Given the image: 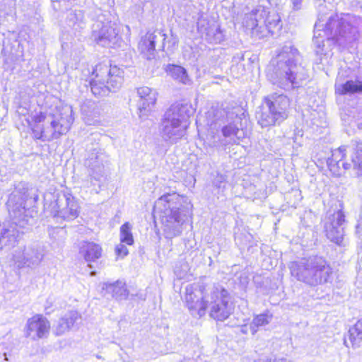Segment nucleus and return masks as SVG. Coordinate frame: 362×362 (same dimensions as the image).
I'll return each instance as SVG.
<instances>
[{
  "mask_svg": "<svg viewBox=\"0 0 362 362\" xmlns=\"http://www.w3.org/2000/svg\"><path fill=\"white\" fill-rule=\"evenodd\" d=\"M267 77L272 83L286 90L299 87L308 75L298 49L291 45H284L268 65Z\"/></svg>",
  "mask_w": 362,
  "mask_h": 362,
  "instance_id": "f257e3e1",
  "label": "nucleus"
},
{
  "mask_svg": "<svg viewBox=\"0 0 362 362\" xmlns=\"http://www.w3.org/2000/svg\"><path fill=\"white\" fill-rule=\"evenodd\" d=\"M325 21L322 17L318 18L315 25L313 42L317 54L324 53V39L321 31L327 35V40L332 38L341 46L352 42L358 35V28L351 25L346 18H339L337 16L332 15L325 23Z\"/></svg>",
  "mask_w": 362,
  "mask_h": 362,
  "instance_id": "f03ea898",
  "label": "nucleus"
},
{
  "mask_svg": "<svg viewBox=\"0 0 362 362\" xmlns=\"http://www.w3.org/2000/svg\"><path fill=\"white\" fill-rule=\"evenodd\" d=\"M289 269L293 277L311 287L331 283L333 279V269L329 262L320 256L292 262Z\"/></svg>",
  "mask_w": 362,
  "mask_h": 362,
  "instance_id": "7ed1b4c3",
  "label": "nucleus"
},
{
  "mask_svg": "<svg viewBox=\"0 0 362 362\" xmlns=\"http://www.w3.org/2000/svg\"><path fill=\"white\" fill-rule=\"evenodd\" d=\"M182 198L176 193L166 194L158 199L153 211L158 214L167 238H173L182 233V225L187 216L182 207Z\"/></svg>",
  "mask_w": 362,
  "mask_h": 362,
  "instance_id": "20e7f679",
  "label": "nucleus"
},
{
  "mask_svg": "<svg viewBox=\"0 0 362 362\" xmlns=\"http://www.w3.org/2000/svg\"><path fill=\"white\" fill-rule=\"evenodd\" d=\"M71 107L65 105L57 109L55 114L47 117L43 115L38 117V122H44V124L42 126L40 124L36 126V129L40 130L39 132L37 129L34 130L37 138L49 141L66 134L74 122Z\"/></svg>",
  "mask_w": 362,
  "mask_h": 362,
  "instance_id": "39448f33",
  "label": "nucleus"
},
{
  "mask_svg": "<svg viewBox=\"0 0 362 362\" xmlns=\"http://www.w3.org/2000/svg\"><path fill=\"white\" fill-rule=\"evenodd\" d=\"M351 152V162H344L347 146H341L332 151V156L327 160L330 172L335 176L342 174V169L348 170L351 176L354 177H362V142L353 141L348 147Z\"/></svg>",
  "mask_w": 362,
  "mask_h": 362,
  "instance_id": "423d86ee",
  "label": "nucleus"
},
{
  "mask_svg": "<svg viewBox=\"0 0 362 362\" xmlns=\"http://www.w3.org/2000/svg\"><path fill=\"white\" fill-rule=\"evenodd\" d=\"M93 74L95 78L90 81V87L93 94L98 97L106 96L110 92L116 93L124 81V71L117 66L97 64Z\"/></svg>",
  "mask_w": 362,
  "mask_h": 362,
  "instance_id": "0eeeda50",
  "label": "nucleus"
},
{
  "mask_svg": "<svg viewBox=\"0 0 362 362\" xmlns=\"http://www.w3.org/2000/svg\"><path fill=\"white\" fill-rule=\"evenodd\" d=\"M289 98L284 95L274 93L265 98V106L257 113L258 123L262 127L279 124L288 115Z\"/></svg>",
  "mask_w": 362,
  "mask_h": 362,
  "instance_id": "6e6552de",
  "label": "nucleus"
},
{
  "mask_svg": "<svg viewBox=\"0 0 362 362\" xmlns=\"http://www.w3.org/2000/svg\"><path fill=\"white\" fill-rule=\"evenodd\" d=\"M28 187L25 184H19L12 192L6 202L11 218L16 226L25 227L30 217L25 214V202L28 197Z\"/></svg>",
  "mask_w": 362,
  "mask_h": 362,
  "instance_id": "1a4fd4ad",
  "label": "nucleus"
},
{
  "mask_svg": "<svg viewBox=\"0 0 362 362\" xmlns=\"http://www.w3.org/2000/svg\"><path fill=\"white\" fill-rule=\"evenodd\" d=\"M49 211L57 221H69L78 216L79 206L75 197L68 192L58 193L49 204Z\"/></svg>",
  "mask_w": 362,
  "mask_h": 362,
  "instance_id": "9d476101",
  "label": "nucleus"
},
{
  "mask_svg": "<svg viewBox=\"0 0 362 362\" xmlns=\"http://www.w3.org/2000/svg\"><path fill=\"white\" fill-rule=\"evenodd\" d=\"M108 162V156L100 148L98 143L90 144L86 146L84 165L88 170L90 182L93 180L100 182L106 173V165Z\"/></svg>",
  "mask_w": 362,
  "mask_h": 362,
  "instance_id": "9b49d317",
  "label": "nucleus"
},
{
  "mask_svg": "<svg viewBox=\"0 0 362 362\" xmlns=\"http://www.w3.org/2000/svg\"><path fill=\"white\" fill-rule=\"evenodd\" d=\"M210 295L207 308L210 310V316L218 321L226 320L233 311L228 291L221 286H214L211 287Z\"/></svg>",
  "mask_w": 362,
  "mask_h": 362,
  "instance_id": "f8f14e48",
  "label": "nucleus"
},
{
  "mask_svg": "<svg viewBox=\"0 0 362 362\" xmlns=\"http://www.w3.org/2000/svg\"><path fill=\"white\" fill-rule=\"evenodd\" d=\"M210 288L207 289L200 285H188L185 289L187 307L192 315L202 317L205 315L209 307Z\"/></svg>",
  "mask_w": 362,
  "mask_h": 362,
  "instance_id": "ddd939ff",
  "label": "nucleus"
},
{
  "mask_svg": "<svg viewBox=\"0 0 362 362\" xmlns=\"http://www.w3.org/2000/svg\"><path fill=\"white\" fill-rule=\"evenodd\" d=\"M44 255L40 247L35 245L25 246L14 251L13 260L18 268H35L42 260Z\"/></svg>",
  "mask_w": 362,
  "mask_h": 362,
  "instance_id": "4468645a",
  "label": "nucleus"
},
{
  "mask_svg": "<svg viewBox=\"0 0 362 362\" xmlns=\"http://www.w3.org/2000/svg\"><path fill=\"white\" fill-rule=\"evenodd\" d=\"M345 215L339 209L328 215L325 223V230L328 239L338 245H341L344 240Z\"/></svg>",
  "mask_w": 362,
  "mask_h": 362,
  "instance_id": "2eb2a0df",
  "label": "nucleus"
},
{
  "mask_svg": "<svg viewBox=\"0 0 362 362\" xmlns=\"http://www.w3.org/2000/svg\"><path fill=\"white\" fill-rule=\"evenodd\" d=\"M165 39L166 35L160 31L147 33L140 40L139 43V49L148 60L153 59L156 57V45L160 42L158 47L163 50Z\"/></svg>",
  "mask_w": 362,
  "mask_h": 362,
  "instance_id": "dca6fc26",
  "label": "nucleus"
},
{
  "mask_svg": "<svg viewBox=\"0 0 362 362\" xmlns=\"http://www.w3.org/2000/svg\"><path fill=\"white\" fill-rule=\"evenodd\" d=\"M50 329V323L42 315H35L27 321L25 335L33 340L47 337Z\"/></svg>",
  "mask_w": 362,
  "mask_h": 362,
  "instance_id": "f3484780",
  "label": "nucleus"
},
{
  "mask_svg": "<svg viewBox=\"0 0 362 362\" xmlns=\"http://www.w3.org/2000/svg\"><path fill=\"white\" fill-rule=\"evenodd\" d=\"M194 114V110L192 106L187 103H177L173 104L165 112L163 120L171 121L170 122H177L189 125V118Z\"/></svg>",
  "mask_w": 362,
  "mask_h": 362,
  "instance_id": "a211bd4d",
  "label": "nucleus"
},
{
  "mask_svg": "<svg viewBox=\"0 0 362 362\" xmlns=\"http://www.w3.org/2000/svg\"><path fill=\"white\" fill-rule=\"evenodd\" d=\"M282 28V23L276 11L269 12L263 21V28L253 31V37L261 39L269 35H278Z\"/></svg>",
  "mask_w": 362,
  "mask_h": 362,
  "instance_id": "6ab92c4d",
  "label": "nucleus"
},
{
  "mask_svg": "<svg viewBox=\"0 0 362 362\" xmlns=\"http://www.w3.org/2000/svg\"><path fill=\"white\" fill-rule=\"evenodd\" d=\"M137 94L140 98L138 102L139 117L142 118L147 116L154 107L157 100V93L155 90L144 86L137 88Z\"/></svg>",
  "mask_w": 362,
  "mask_h": 362,
  "instance_id": "aec40b11",
  "label": "nucleus"
},
{
  "mask_svg": "<svg viewBox=\"0 0 362 362\" xmlns=\"http://www.w3.org/2000/svg\"><path fill=\"white\" fill-rule=\"evenodd\" d=\"M163 120L160 132L163 139L171 144H175L185 134L187 127L177 122Z\"/></svg>",
  "mask_w": 362,
  "mask_h": 362,
  "instance_id": "412c9836",
  "label": "nucleus"
},
{
  "mask_svg": "<svg viewBox=\"0 0 362 362\" xmlns=\"http://www.w3.org/2000/svg\"><path fill=\"white\" fill-rule=\"evenodd\" d=\"M240 119L236 116L233 122L224 125L221 129L223 139L221 141L224 146L239 144L240 141L245 137V132L243 128L238 127Z\"/></svg>",
  "mask_w": 362,
  "mask_h": 362,
  "instance_id": "4be33fe9",
  "label": "nucleus"
},
{
  "mask_svg": "<svg viewBox=\"0 0 362 362\" xmlns=\"http://www.w3.org/2000/svg\"><path fill=\"white\" fill-rule=\"evenodd\" d=\"M269 12L264 6H257L250 13L245 14L243 25L250 30L252 36L255 30H259L263 28V21Z\"/></svg>",
  "mask_w": 362,
  "mask_h": 362,
  "instance_id": "5701e85b",
  "label": "nucleus"
},
{
  "mask_svg": "<svg viewBox=\"0 0 362 362\" xmlns=\"http://www.w3.org/2000/svg\"><path fill=\"white\" fill-rule=\"evenodd\" d=\"M93 37L98 45L109 47L116 45L119 40L115 28L108 24L103 25L98 31H94Z\"/></svg>",
  "mask_w": 362,
  "mask_h": 362,
  "instance_id": "b1692460",
  "label": "nucleus"
},
{
  "mask_svg": "<svg viewBox=\"0 0 362 362\" xmlns=\"http://www.w3.org/2000/svg\"><path fill=\"white\" fill-rule=\"evenodd\" d=\"M102 291L104 296L110 295L112 298L117 300H126L129 294L126 283L120 280H117L112 284L104 283Z\"/></svg>",
  "mask_w": 362,
  "mask_h": 362,
  "instance_id": "393cba45",
  "label": "nucleus"
},
{
  "mask_svg": "<svg viewBox=\"0 0 362 362\" xmlns=\"http://www.w3.org/2000/svg\"><path fill=\"white\" fill-rule=\"evenodd\" d=\"M79 253L86 262H95L102 255V247L93 242L82 241L79 243Z\"/></svg>",
  "mask_w": 362,
  "mask_h": 362,
  "instance_id": "a878e982",
  "label": "nucleus"
},
{
  "mask_svg": "<svg viewBox=\"0 0 362 362\" xmlns=\"http://www.w3.org/2000/svg\"><path fill=\"white\" fill-rule=\"evenodd\" d=\"M81 110L83 120L87 124L95 125L99 122L100 110L93 101H85L81 107Z\"/></svg>",
  "mask_w": 362,
  "mask_h": 362,
  "instance_id": "bb28decb",
  "label": "nucleus"
},
{
  "mask_svg": "<svg viewBox=\"0 0 362 362\" xmlns=\"http://www.w3.org/2000/svg\"><path fill=\"white\" fill-rule=\"evenodd\" d=\"M79 319L81 315L77 311L71 310L66 313L58 321L56 327L57 335H62L69 332Z\"/></svg>",
  "mask_w": 362,
  "mask_h": 362,
  "instance_id": "cd10ccee",
  "label": "nucleus"
},
{
  "mask_svg": "<svg viewBox=\"0 0 362 362\" xmlns=\"http://www.w3.org/2000/svg\"><path fill=\"white\" fill-rule=\"evenodd\" d=\"M335 93L341 95L362 93V80L356 78L355 80H346L344 83H336Z\"/></svg>",
  "mask_w": 362,
  "mask_h": 362,
  "instance_id": "c85d7f7f",
  "label": "nucleus"
},
{
  "mask_svg": "<svg viewBox=\"0 0 362 362\" xmlns=\"http://www.w3.org/2000/svg\"><path fill=\"white\" fill-rule=\"evenodd\" d=\"M18 231L13 227L0 224V250L11 248L17 242Z\"/></svg>",
  "mask_w": 362,
  "mask_h": 362,
  "instance_id": "c756f323",
  "label": "nucleus"
},
{
  "mask_svg": "<svg viewBox=\"0 0 362 362\" xmlns=\"http://www.w3.org/2000/svg\"><path fill=\"white\" fill-rule=\"evenodd\" d=\"M165 70L169 76L180 83L188 84L190 82L186 69L181 66L168 64Z\"/></svg>",
  "mask_w": 362,
  "mask_h": 362,
  "instance_id": "7c9ffc66",
  "label": "nucleus"
},
{
  "mask_svg": "<svg viewBox=\"0 0 362 362\" xmlns=\"http://www.w3.org/2000/svg\"><path fill=\"white\" fill-rule=\"evenodd\" d=\"M204 35L206 40L210 43L217 44L223 40V34L219 26L215 23H211V28H208Z\"/></svg>",
  "mask_w": 362,
  "mask_h": 362,
  "instance_id": "2f4dec72",
  "label": "nucleus"
},
{
  "mask_svg": "<svg viewBox=\"0 0 362 362\" xmlns=\"http://www.w3.org/2000/svg\"><path fill=\"white\" fill-rule=\"evenodd\" d=\"M272 319V315L269 313H262L255 316L250 325V329L252 334L253 335L255 334L259 327L268 325L271 322Z\"/></svg>",
  "mask_w": 362,
  "mask_h": 362,
  "instance_id": "473e14b6",
  "label": "nucleus"
},
{
  "mask_svg": "<svg viewBox=\"0 0 362 362\" xmlns=\"http://www.w3.org/2000/svg\"><path fill=\"white\" fill-rule=\"evenodd\" d=\"M349 338L353 346L360 345L362 341V318L349 329Z\"/></svg>",
  "mask_w": 362,
  "mask_h": 362,
  "instance_id": "72a5a7b5",
  "label": "nucleus"
},
{
  "mask_svg": "<svg viewBox=\"0 0 362 362\" xmlns=\"http://www.w3.org/2000/svg\"><path fill=\"white\" fill-rule=\"evenodd\" d=\"M132 226L127 222L122 225L120 227V240L127 245H132L134 243V238L131 232Z\"/></svg>",
  "mask_w": 362,
  "mask_h": 362,
  "instance_id": "f704fd0d",
  "label": "nucleus"
},
{
  "mask_svg": "<svg viewBox=\"0 0 362 362\" xmlns=\"http://www.w3.org/2000/svg\"><path fill=\"white\" fill-rule=\"evenodd\" d=\"M68 21L70 26H74L77 23H81L83 20V13L81 11H71L68 16Z\"/></svg>",
  "mask_w": 362,
  "mask_h": 362,
  "instance_id": "c9c22d12",
  "label": "nucleus"
},
{
  "mask_svg": "<svg viewBox=\"0 0 362 362\" xmlns=\"http://www.w3.org/2000/svg\"><path fill=\"white\" fill-rule=\"evenodd\" d=\"M197 25L198 32L202 35L208 30V28H211V23H210L208 20L203 18L202 17H200L198 19Z\"/></svg>",
  "mask_w": 362,
  "mask_h": 362,
  "instance_id": "e433bc0d",
  "label": "nucleus"
},
{
  "mask_svg": "<svg viewBox=\"0 0 362 362\" xmlns=\"http://www.w3.org/2000/svg\"><path fill=\"white\" fill-rule=\"evenodd\" d=\"M226 182V177L223 175L217 173L212 181L213 185L216 188L224 187V185Z\"/></svg>",
  "mask_w": 362,
  "mask_h": 362,
  "instance_id": "4c0bfd02",
  "label": "nucleus"
},
{
  "mask_svg": "<svg viewBox=\"0 0 362 362\" xmlns=\"http://www.w3.org/2000/svg\"><path fill=\"white\" fill-rule=\"evenodd\" d=\"M178 42H179L178 37L172 33L170 39L168 40V42H167L168 43V49L173 50L175 47H176L177 46Z\"/></svg>",
  "mask_w": 362,
  "mask_h": 362,
  "instance_id": "58836bf2",
  "label": "nucleus"
},
{
  "mask_svg": "<svg viewBox=\"0 0 362 362\" xmlns=\"http://www.w3.org/2000/svg\"><path fill=\"white\" fill-rule=\"evenodd\" d=\"M115 251L117 255L124 257L128 254V249L122 244H119L116 246Z\"/></svg>",
  "mask_w": 362,
  "mask_h": 362,
  "instance_id": "ea45409f",
  "label": "nucleus"
},
{
  "mask_svg": "<svg viewBox=\"0 0 362 362\" xmlns=\"http://www.w3.org/2000/svg\"><path fill=\"white\" fill-rule=\"evenodd\" d=\"M271 6L276 8L280 10L285 4L286 0H267Z\"/></svg>",
  "mask_w": 362,
  "mask_h": 362,
  "instance_id": "a19ab883",
  "label": "nucleus"
},
{
  "mask_svg": "<svg viewBox=\"0 0 362 362\" xmlns=\"http://www.w3.org/2000/svg\"><path fill=\"white\" fill-rule=\"evenodd\" d=\"M303 1L304 0H291L293 9L296 11L301 9Z\"/></svg>",
  "mask_w": 362,
  "mask_h": 362,
  "instance_id": "79ce46f5",
  "label": "nucleus"
},
{
  "mask_svg": "<svg viewBox=\"0 0 362 362\" xmlns=\"http://www.w3.org/2000/svg\"><path fill=\"white\" fill-rule=\"evenodd\" d=\"M243 59H244L243 54L240 52V53H238L236 55H235L233 57V62L235 63H238L239 62L243 60Z\"/></svg>",
  "mask_w": 362,
  "mask_h": 362,
  "instance_id": "37998d69",
  "label": "nucleus"
},
{
  "mask_svg": "<svg viewBox=\"0 0 362 362\" xmlns=\"http://www.w3.org/2000/svg\"><path fill=\"white\" fill-rule=\"evenodd\" d=\"M362 232V221H358L356 226V233L359 234Z\"/></svg>",
  "mask_w": 362,
  "mask_h": 362,
  "instance_id": "c03bdc74",
  "label": "nucleus"
},
{
  "mask_svg": "<svg viewBox=\"0 0 362 362\" xmlns=\"http://www.w3.org/2000/svg\"><path fill=\"white\" fill-rule=\"evenodd\" d=\"M255 362H274V359L265 357L263 358H259V360L255 361Z\"/></svg>",
  "mask_w": 362,
  "mask_h": 362,
  "instance_id": "a18cd8bd",
  "label": "nucleus"
},
{
  "mask_svg": "<svg viewBox=\"0 0 362 362\" xmlns=\"http://www.w3.org/2000/svg\"><path fill=\"white\" fill-rule=\"evenodd\" d=\"M274 362H295V361L288 360L287 358H279V359L274 358Z\"/></svg>",
  "mask_w": 362,
  "mask_h": 362,
  "instance_id": "49530a36",
  "label": "nucleus"
},
{
  "mask_svg": "<svg viewBox=\"0 0 362 362\" xmlns=\"http://www.w3.org/2000/svg\"><path fill=\"white\" fill-rule=\"evenodd\" d=\"M247 332V326L246 325L242 326L241 327V332L246 334Z\"/></svg>",
  "mask_w": 362,
  "mask_h": 362,
  "instance_id": "de8ad7c7",
  "label": "nucleus"
},
{
  "mask_svg": "<svg viewBox=\"0 0 362 362\" xmlns=\"http://www.w3.org/2000/svg\"><path fill=\"white\" fill-rule=\"evenodd\" d=\"M50 308V306H47V305H45V310H46V313L47 314H49L52 310H49Z\"/></svg>",
  "mask_w": 362,
  "mask_h": 362,
  "instance_id": "09e8293b",
  "label": "nucleus"
},
{
  "mask_svg": "<svg viewBox=\"0 0 362 362\" xmlns=\"http://www.w3.org/2000/svg\"><path fill=\"white\" fill-rule=\"evenodd\" d=\"M96 274V272L95 271H93L90 272L91 276H95Z\"/></svg>",
  "mask_w": 362,
  "mask_h": 362,
  "instance_id": "8fccbe9b",
  "label": "nucleus"
},
{
  "mask_svg": "<svg viewBox=\"0 0 362 362\" xmlns=\"http://www.w3.org/2000/svg\"><path fill=\"white\" fill-rule=\"evenodd\" d=\"M88 267L92 268V265L91 264H88Z\"/></svg>",
  "mask_w": 362,
  "mask_h": 362,
  "instance_id": "3c124183",
  "label": "nucleus"
}]
</instances>
